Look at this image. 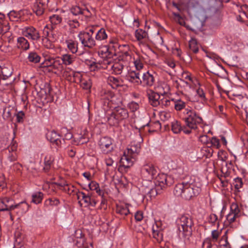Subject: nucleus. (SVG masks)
Listing matches in <instances>:
<instances>
[{"label":"nucleus","mask_w":248,"mask_h":248,"mask_svg":"<svg viewBox=\"0 0 248 248\" xmlns=\"http://www.w3.org/2000/svg\"><path fill=\"white\" fill-rule=\"evenodd\" d=\"M29 205L26 202H22L14 205L15 209H19L21 214L26 213L29 210Z\"/></svg>","instance_id":"33"},{"label":"nucleus","mask_w":248,"mask_h":248,"mask_svg":"<svg viewBox=\"0 0 248 248\" xmlns=\"http://www.w3.org/2000/svg\"><path fill=\"white\" fill-rule=\"evenodd\" d=\"M46 203L51 206H57L60 203V201L57 198H49L46 201Z\"/></svg>","instance_id":"50"},{"label":"nucleus","mask_w":248,"mask_h":248,"mask_svg":"<svg viewBox=\"0 0 248 248\" xmlns=\"http://www.w3.org/2000/svg\"><path fill=\"white\" fill-rule=\"evenodd\" d=\"M78 139V143L80 144L87 143L89 140L88 138L86 137L84 135L79 136Z\"/></svg>","instance_id":"64"},{"label":"nucleus","mask_w":248,"mask_h":248,"mask_svg":"<svg viewBox=\"0 0 248 248\" xmlns=\"http://www.w3.org/2000/svg\"><path fill=\"white\" fill-rule=\"evenodd\" d=\"M108 63H107V69L112 73L116 75L121 74L124 69V64L121 62H115L108 60Z\"/></svg>","instance_id":"12"},{"label":"nucleus","mask_w":248,"mask_h":248,"mask_svg":"<svg viewBox=\"0 0 248 248\" xmlns=\"http://www.w3.org/2000/svg\"><path fill=\"white\" fill-rule=\"evenodd\" d=\"M135 36L137 40L139 42H141L143 39L148 37L147 32L140 29L136 30Z\"/></svg>","instance_id":"32"},{"label":"nucleus","mask_w":248,"mask_h":248,"mask_svg":"<svg viewBox=\"0 0 248 248\" xmlns=\"http://www.w3.org/2000/svg\"><path fill=\"white\" fill-rule=\"evenodd\" d=\"M98 145L104 154L108 153L113 149L112 140L110 138L108 137L101 138L99 141Z\"/></svg>","instance_id":"9"},{"label":"nucleus","mask_w":248,"mask_h":248,"mask_svg":"<svg viewBox=\"0 0 248 248\" xmlns=\"http://www.w3.org/2000/svg\"><path fill=\"white\" fill-rule=\"evenodd\" d=\"M52 60H54V59L52 58H49L48 59H46L44 62V64L45 66L46 67H52L53 65V62Z\"/></svg>","instance_id":"59"},{"label":"nucleus","mask_w":248,"mask_h":248,"mask_svg":"<svg viewBox=\"0 0 248 248\" xmlns=\"http://www.w3.org/2000/svg\"><path fill=\"white\" fill-rule=\"evenodd\" d=\"M15 136L11 138L10 140L12 142L10 146L8 147V150L9 152V155L8 156V159L10 162L14 161L16 159V154L15 152H14L16 150L17 147V143L14 140Z\"/></svg>","instance_id":"17"},{"label":"nucleus","mask_w":248,"mask_h":248,"mask_svg":"<svg viewBox=\"0 0 248 248\" xmlns=\"http://www.w3.org/2000/svg\"><path fill=\"white\" fill-rule=\"evenodd\" d=\"M78 37L84 47L92 48L96 45L95 41L90 32L81 31Z\"/></svg>","instance_id":"6"},{"label":"nucleus","mask_w":248,"mask_h":248,"mask_svg":"<svg viewBox=\"0 0 248 248\" xmlns=\"http://www.w3.org/2000/svg\"><path fill=\"white\" fill-rule=\"evenodd\" d=\"M126 79L130 82L136 85L141 83V79L140 78V72L138 71H131L128 72L126 76Z\"/></svg>","instance_id":"22"},{"label":"nucleus","mask_w":248,"mask_h":248,"mask_svg":"<svg viewBox=\"0 0 248 248\" xmlns=\"http://www.w3.org/2000/svg\"><path fill=\"white\" fill-rule=\"evenodd\" d=\"M155 81L154 76L149 72H146L143 74L141 83L143 86L151 87Z\"/></svg>","instance_id":"19"},{"label":"nucleus","mask_w":248,"mask_h":248,"mask_svg":"<svg viewBox=\"0 0 248 248\" xmlns=\"http://www.w3.org/2000/svg\"><path fill=\"white\" fill-rule=\"evenodd\" d=\"M172 15L174 16V20L177 23L181 26L186 27V22L184 19L179 14L173 12Z\"/></svg>","instance_id":"42"},{"label":"nucleus","mask_w":248,"mask_h":248,"mask_svg":"<svg viewBox=\"0 0 248 248\" xmlns=\"http://www.w3.org/2000/svg\"><path fill=\"white\" fill-rule=\"evenodd\" d=\"M238 217V216L230 213L227 216L226 219L229 223H231L233 222L235 220V219Z\"/></svg>","instance_id":"57"},{"label":"nucleus","mask_w":248,"mask_h":248,"mask_svg":"<svg viewBox=\"0 0 248 248\" xmlns=\"http://www.w3.org/2000/svg\"><path fill=\"white\" fill-rule=\"evenodd\" d=\"M74 186H69L68 184L67 186L64 188H61V189L69 194H71L74 191Z\"/></svg>","instance_id":"56"},{"label":"nucleus","mask_w":248,"mask_h":248,"mask_svg":"<svg viewBox=\"0 0 248 248\" xmlns=\"http://www.w3.org/2000/svg\"><path fill=\"white\" fill-rule=\"evenodd\" d=\"M16 117V121L17 123H21L24 121L25 117V113L22 111H20L15 114Z\"/></svg>","instance_id":"51"},{"label":"nucleus","mask_w":248,"mask_h":248,"mask_svg":"<svg viewBox=\"0 0 248 248\" xmlns=\"http://www.w3.org/2000/svg\"><path fill=\"white\" fill-rule=\"evenodd\" d=\"M171 130L175 134H178L183 131L186 134H190L191 131L187 130L185 125L182 126L179 122L174 120L171 123Z\"/></svg>","instance_id":"18"},{"label":"nucleus","mask_w":248,"mask_h":248,"mask_svg":"<svg viewBox=\"0 0 248 248\" xmlns=\"http://www.w3.org/2000/svg\"><path fill=\"white\" fill-rule=\"evenodd\" d=\"M44 46L47 49H53L54 48V44L49 40H47L44 43Z\"/></svg>","instance_id":"62"},{"label":"nucleus","mask_w":248,"mask_h":248,"mask_svg":"<svg viewBox=\"0 0 248 248\" xmlns=\"http://www.w3.org/2000/svg\"><path fill=\"white\" fill-rule=\"evenodd\" d=\"M51 23L54 25L60 24L62 21V17L58 15H53L49 17Z\"/></svg>","instance_id":"43"},{"label":"nucleus","mask_w":248,"mask_h":248,"mask_svg":"<svg viewBox=\"0 0 248 248\" xmlns=\"http://www.w3.org/2000/svg\"><path fill=\"white\" fill-rule=\"evenodd\" d=\"M135 66L137 71H139L142 69L143 65L140 60H136L134 62Z\"/></svg>","instance_id":"63"},{"label":"nucleus","mask_w":248,"mask_h":248,"mask_svg":"<svg viewBox=\"0 0 248 248\" xmlns=\"http://www.w3.org/2000/svg\"><path fill=\"white\" fill-rule=\"evenodd\" d=\"M118 46L116 40L115 39H110L109 41L108 46H105L104 52L108 54L107 56L111 57L113 55H116V48Z\"/></svg>","instance_id":"16"},{"label":"nucleus","mask_w":248,"mask_h":248,"mask_svg":"<svg viewBox=\"0 0 248 248\" xmlns=\"http://www.w3.org/2000/svg\"><path fill=\"white\" fill-rule=\"evenodd\" d=\"M173 104L175 109L177 111H180L186 107V103L181 99L174 100Z\"/></svg>","instance_id":"41"},{"label":"nucleus","mask_w":248,"mask_h":248,"mask_svg":"<svg viewBox=\"0 0 248 248\" xmlns=\"http://www.w3.org/2000/svg\"><path fill=\"white\" fill-rule=\"evenodd\" d=\"M54 161V157L51 155H46L44 159V170L45 172L48 171L50 169L51 164Z\"/></svg>","instance_id":"34"},{"label":"nucleus","mask_w":248,"mask_h":248,"mask_svg":"<svg viewBox=\"0 0 248 248\" xmlns=\"http://www.w3.org/2000/svg\"><path fill=\"white\" fill-rule=\"evenodd\" d=\"M85 62L89 66L91 71H96L101 69H107V63H108V60H104L101 63L92 60H85Z\"/></svg>","instance_id":"10"},{"label":"nucleus","mask_w":248,"mask_h":248,"mask_svg":"<svg viewBox=\"0 0 248 248\" xmlns=\"http://www.w3.org/2000/svg\"><path fill=\"white\" fill-rule=\"evenodd\" d=\"M56 28V25L53 24L46 25L43 31V33L44 36L46 38L49 36V32H51V35L52 39H55V34L54 33V30Z\"/></svg>","instance_id":"27"},{"label":"nucleus","mask_w":248,"mask_h":248,"mask_svg":"<svg viewBox=\"0 0 248 248\" xmlns=\"http://www.w3.org/2000/svg\"><path fill=\"white\" fill-rule=\"evenodd\" d=\"M108 82L111 86H115V87H117L119 86L120 80L118 78L110 76L108 78Z\"/></svg>","instance_id":"47"},{"label":"nucleus","mask_w":248,"mask_h":248,"mask_svg":"<svg viewBox=\"0 0 248 248\" xmlns=\"http://www.w3.org/2000/svg\"><path fill=\"white\" fill-rule=\"evenodd\" d=\"M211 143L213 146L216 147L217 148L220 147L219 140L216 137H212L211 140Z\"/></svg>","instance_id":"58"},{"label":"nucleus","mask_w":248,"mask_h":248,"mask_svg":"<svg viewBox=\"0 0 248 248\" xmlns=\"http://www.w3.org/2000/svg\"><path fill=\"white\" fill-rule=\"evenodd\" d=\"M189 49L194 53H197L199 51V47L197 44V41L195 39H191L189 41Z\"/></svg>","instance_id":"39"},{"label":"nucleus","mask_w":248,"mask_h":248,"mask_svg":"<svg viewBox=\"0 0 248 248\" xmlns=\"http://www.w3.org/2000/svg\"><path fill=\"white\" fill-rule=\"evenodd\" d=\"M85 9L80 8L79 6H73L70 9V12L74 16H78L79 15H84L85 12ZM88 11V10H86Z\"/></svg>","instance_id":"40"},{"label":"nucleus","mask_w":248,"mask_h":248,"mask_svg":"<svg viewBox=\"0 0 248 248\" xmlns=\"http://www.w3.org/2000/svg\"><path fill=\"white\" fill-rule=\"evenodd\" d=\"M28 59L30 62L37 63L40 62L41 57L35 52H31L28 55Z\"/></svg>","instance_id":"35"},{"label":"nucleus","mask_w":248,"mask_h":248,"mask_svg":"<svg viewBox=\"0 0 248 248\" xmlns=\"http://www.w3.org/2000/svg\"><path fill=\"white\" fill-rule=\"evenodd\" d=\"M131 59V56L128 51H125L119 55L118 61L126 64L127 62Z\"/></svg>","instance_id":"37"},{"label":"nucleus","mask_w":248,"mask_h":248,"mask_svg":"<svg viewBox=\"0 0 248 248\" xmlns=\"http://www.w3.org/2000/svg\"><path fill=\"white\" fill-rule=\"evenodd\" d=\"M53 65L52 68L54 69H56L58 71H61L62 70L63 66L62 63V60H60L58 59H54V60H52Z\"/></svg>","instance_id":"46"},{"label":"nucleus","mask_w":248,"mask_h":248,"mask_svg":"<svg viewBox=\"0 0 248 248\" xmlns=\"http://www.w3.org/2000/svg\"><path fill=\"white\" fill-rule=\"evenodd\" d=\"M140 144L139 143H135L132 142L130 148H127V152L130 155H136L140 153Z\"/></svg>","instance_id":"23"},{"label":"nucleus","mask_w":248,"mask_h":248,"mask_svg":"<svg viewBox=\"0 0 248 248\" xmlns=\"http://www.w3.org/2000/svg\"><path fill=\"white\" fill-rule=\"evenodd\" d=\"M45 1L37 2L34 5L33 10L37 16H41L44 12Z\"/></svg>","instance_id":"26"},{"label":"nucleus","mask_w":248,"mask_h":248,"mask_svg":"<svg viewBox=\"0 0 248 248\" xmlns=\"http://www.w3.org/2000/svg\"><path fill=\"white\" fill-rule=\"evenodd\" d=\"M210 238H207L204 241L203 245H206V248H217V246L216 244H212Z\"/></svg>","instance_id":"52"},{"label":"nucleus","mask_w":248,"mask_h":248,"mask_svg":"<svg viewBox=\"0 0 248 248\" xmlns=\"http://www.w3.org/2000/svg\"><path fill=\"white\" fill-rule=\"evenodd\" d=\"M233 185L237 191H239V189L243 186L242 179L239 177L235 178L233 180Z\"/></svg>","instance_id":"48"},{"label":"nucleus","mask_w":248,"mask_h":248,"mask_svg":"<svg viewBox=\"0 0 248 248\" xmlns=\"http://www.w3.org/2000/svg\"><path fill=\"white\" fill-rule=\"evenodd\" d=\"M147 96L149 103L153 107H156L160 105V95L159 93L150 90L147 92Z\"/></svg>","instance_id":"15"},{"label":"nucleus","mask_w":248,"mask_h":248,"mask_svg":"<svg viewBox=\"0 0 248 248\" xmlns=\"http://www.w3.org/2000/svg\"><path fill=\"white\" fill-rule=\"evenodd\" d=\"M77 199L78 200V203L80 206H82V203L81 200L84 202V206H92L94 207L97 201L93 198L92 195L89 193L86 194L85 193L82 191H78L77 193Z\"/></svg>","instance_id":"5"},{"label":"nucleus","mask_w":248,"mask_h":248,"mask_svg":"<svg viewBox=\"0 0 248 248\" xmlns=\"http://www.w3.org/2000/svg\"><path fill=\"white\" fill-rule=\"evenodd\" d=\"M176 222L180 234H182L185 240H189L194 226L192 217L188 214L183 215L177 219Z\"/></svg>","instance_id":"2"},{"label":"nucleus","mask_w":248,"mask_h":248,"mask_svg":"<svg viewBox=\"0 0 248 248\" xmlns=\"http://www.w3.org/2000/svg\"><path fill=\"white\" fill-rule=\"evenodd\" d=\"M1 202L2 204L0 211H10L14 209V200L9 197H4L1 199Z\"/></svg>","instance_id":"20"},{"label":"nucleus","mask_w":248,"mask_h":248,"mask_svg":"<svg viewBox=\"0 0 248 248\" xmlns=\"http://www.w3.org/2000/svg\"><path fill=\"white\" fill-rule=\"evenodd\" d=\"M129 108L133 112L136 111L139 108L138 103L135 102H131L128 105Z\"/></svg>","instance_id":"55"},{"label":"nucleus","mask_w":248,"mask_h":248,"mask_svg":"<svg viewBox=\"0 0 248 248\" xmlns=\"http://www.w3.org/2000/svg\"><path fill=\"white\" fill-rule=\"evenodd\" d=\"M220 233V232L217 230H215L212 231L211 233L212 241L214 242H216L218 239Z\"/></svg>","instance_id":"54"},{"label":"nucleus","mask_w":248,"mask_h":248,"mask_svg":"<svg viewBox=\"0 0 248 248\" xmlns=\"http://www.w3.org/2000/svg\"><path fill=\"white\" fill-rule=\"evenodd\" d=\"M65 43L67 45V48L73 54H75L77 52L78 49V42L69 39L66 40L65 41Z\"/></svg>","instance_id":"29"},{"label":"nucleus","mask_w":248,"mask_h":248,"mask_svg":"<svg viewBox=\"0 0 248 248\" xmlns=\"http://www.w3.org/2000/svg\"><path fill=\"white\" fill-rule=\"evenodd\" d=\"M173 180L170 176L162 173L156 177L155 184L159 187L160 189H163L167 186H171Z\"/></svg>","instance_id":"7"},{"label":"nucleus","mask_w":248,"mask_h":248,"mask_svg":"<svg viewBox=\"0 0 248 248\" xmlns=\"http://www.w3.org/2000/svg\"><path fill=\"white\" fill-rule=\"evenodd\" d=\"M44 194L41 192H37L32 195L31 202L35 204H38L42 202Z\"/></svg>","instance_id":"36"},{"label":"nucleus","mask_w":248,"mask_h":248,"mask_svg":"<svg viewBox=\"0 0 248 248\" xmlns=\"http://www.w3.org/2000/svg\"><path fill=\"white\" fill-rule=\"evenodd\" d=\"M22 34L32 41H38L40 38L38 31L32 26L25 27L22 29Z\"/></svg>","instance_id":"8"},{"label":"nucleus","mask_w":248,"mask_h":248,"mask_svg":"<svg viewBox=\"0 0 248 248\" xmlns=\"http://www.w3.org/2000/svg\"><path fill=\"white\" fill-rule=\"evenodd\" d=\"M10 30L9 24L6 22L1 23L0 22V33L4 34Z\"/></svg>","instance_id":"49"},{"label":"nucleus","mask_w":248,"mask_h":248,"mask_svg":"<svg viewBox=\"0 0 248 248\" xmlns=\"http://www.w3.org/2000/svg\"><path fill=\"white\" fill-rule=\"evenodd\" d=\"M143 217V214L141 211H138L135 214V218L137 221H140Z\"/></svg>","instance_id":"61"},{"label":"nucleus","mask_w":248,"mask_h":248,"mask_svg":"<svg viewBox=\"0 0 248 248\" xmlns=\"http://www.w3.org/2000/svg\"><path fill=\"white\" fill-rule=\"evenodd\" d=\"M84 238L80 237L79 240H77L76 245L78 248H93L92 243H90L89 245L84 243Z\"/></svg>","instance_id":"44"},{"label":"nucleus","mask_w":248,"mask_h":248,"mask_svg":"<svg viewBox=\"0 0 248 248\" xmlns=\"http://www.w3.org/2000/svg\"><path fill=\"white\" fill-rule=\"evenodd\" d=\"M17 47L23 50H27L30 48V44L24 37H20L17 38Z\"/></svg>","instance_id":"25"},{"label":"nucleus","mask_w":248,"mask_h":248,"mask_svg":"<svg viewBox=\"0 0 248 248\" xmlns=\"http://www.w3.org/2000/svg\"><path fill=\"white\" fill-rule=\"evenodd\" d=\"M240 210L239 208L237 203L233 202L231 205V212L230 213L234 214L238 217H239V213Z\"/></svg>","instance_id":"45"},{"label":"nucleus","mask_w":248,"mask_h":248,"mask_svg":"<svg viewBox=\"0 0 248 248\" xmlns=\"http://www.w3.org/2000/svg\"><path fill=\"white\" fill-rule=\"evenodd\" d=\"M150 185L146 187L143 186L142 190L146 197L151 200L152 198H155L157 194H160L161 191L162 189H160V188L156 185H155L154 187L151 183H150Z\"/></svg>","instance_id":"11"},{"label":"nucleus","mask_w":248,"mask_h":248,"mask_svg":"<svg viewBox=\"0 0 248 248\" xmlns=\"http://www.w3.org/2000/svg\"><path fill=\"white\" fill-rule=\"evenodd\" d=\"M108 35L105 30L104 28L100 29L97 32L95 35V39L97 40L102 41L107 38Z\"/></svg>","instance_id":"38"},{"label":"nucleus","mask_w":248,"mask_h":248,"mask_svg":"<svg viewBox=\"0 0 248 248\" xmlns=\"http://www.w3.org/2000/svg\"><path fill=\"white\" fill-rule=\"evenodd\" d=\"M65 22L68 25L70 30L73 31L80 26V23L77 19H72L69 17L65 19Z\"/></svg>","instance_id":"28"},{"label":"nucleus","mask_w":248,"mask_h":248,"mask_svg":"<svg viewBox=\"0 0 248 248\" xmlns=\"http://www.w3.org/2000/svg\"><path fill=\"white\" fill-rule=\"evenodd\" d=\"M136 160V156L134 155H128V152H124V155L121 159V163L123 165L126 167L129 168L132 166L134 162Z\"/></svg>","instance_id":"21"},{"label":"nucleus","mask_w":248,"mask_h":248,"mask_svg":"<svg viewBox=\"0 0 248 248\" xmlns=\"http://www.w3.org/2000/svg\"><path fill=\"white\" fill-rule=\"evenodd\" d=\"M141 173L148 178L153 179L156 174L157 171L151 163H145L141 167Z\"/></svg>","instance_id":"13"},{"label":"nucleus","mask_w":248,"mask_h":248,"mask_svg":"<svg viewBox=\"0 0 248 248\" xmlns=\"http://www.w3.org/2000/svg\"><path fill=\"white\" fill-rule=\"evenodd\" d=\"M174 100H170L167 99H160V105L162 106H164L165 107H168L171 105L172 103H173Z\"/></svg>","instance_id":"53"},{"label":"nucleus","mask_w":248,"mask_h":248,"mask_svg":"<svg viewBox=\"0 0 248 248\" xmlns=\"http://www.w3.org/2000/svg\"><path fill=\"white\" fill-rule=\"evenodd\" d=\"M116 212L122 216H126L129 213L128 205L125 204H117L116 207Z\"/></svg>","instance_id":"24"},{"label":"nucleus","mask_w":248,"mask_h":248,"mask_svg":"<svg viewBox=\"0 0 248 248\" xmlns=\"http://www.w3.org/2000/svg\"><path fill=\"white\" fill-rule=\"evenodd\" d=\"M184 114L183 120L185 126L187 130H190L191 133L192 130H197L198 125L203 122L200 115L191 108L185 109Z\"/></svg>","instance_id":"3"},{"label":"nucleus","mask_w":248,"mask_h":248,"mask_svg":"<svg viewBox=\"0 0 248 248\" xmlns=\"http://www.w3.org/2000/svg\"><path fill=\"white\" fill-rule=\"evenodd\" d=\"M128 116V112L125 108L117 106L114 108L110 114L107 115V121L110 126H117L120 122L127 119Z\"/></svg>","instance_id":"4"},{"label":"nucleus","mask_w":248,"mask_h":248,"mask_svg":"<svg viewBox=\"0 0 248 248\" xmlns=\"http://www.w3.org/2000/svg\"><path fill=\"white\" fill-rule=\"evenodd\" d=\"M201 192L200 186L188 182L179 183L174 187L173 193L176 196H180L186 200L198 196Z\"/></svg>","instance_id":"1"},{"label":"nucleus","mask_w":248,"mask_h":248,"mask_svg":"<svg viewBox=\"0 0 248 248\" xmlns=\"http://www.w3.org/2000/svg\"><path fill=\"white\" fill-rule=\"evenodd\" d=\"M152 234L153 238L155 239L158 243H160L163 240V235L161 229H155L154 226L152 229Z\"/></svg>","instance_id":"31"},{"label":"nucleus","mask_w":248,"mask_h":248,"mask_svg":"<svg viewBox=\"0 0 248 248\" xmlns=\"http://www.w3.org/2000/svg\"><path fill=\"white\" fill-rule=\"evenodd\" d=\"M46 137L50 142L55 144L58 147L61 146L62 141H64L63 139L61 140V136L54 130L48 132Z\"/></svg>","instance_id":"14"},{"label":"nucleus","mask_w":248,"mask_h":248,"mask_svg":"<svg viewBox=\"0 0 248 248\" xmlns=\"http://www.w3.org/2000/svg\"><path fill=\"white\" fill-rule=\"evenodd\" d=\"M81 86L83 89L88 90L90 89L91 84L89 81L83 80L81 82Z\"/></svg>","instance_id":"60"},{"label":"nucleus","mask_w":248,"mask_h":248,"mask_svg":"<svg viewBox=\"0 0 248 248\" xmlns=\"http://www.w3.org/2000/svg\"><path fill=\"white\" fill-rule=\"evenodd\" d=\"M75 60L76 57L73 55L66 54L62 56V61L66 65L72 64Z\"/></svg>","instance_id":"30"}]
</instances>
